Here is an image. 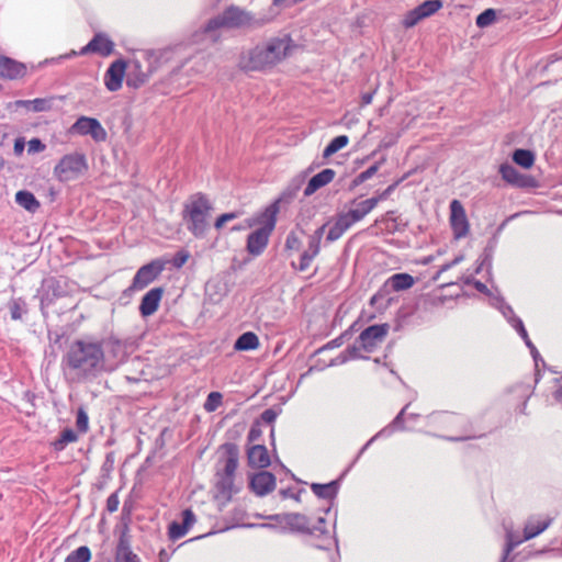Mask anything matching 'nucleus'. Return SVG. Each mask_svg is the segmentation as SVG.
<instances>
[{
	"instance_id": "f257e3e1",
	"label": "nucleus",
	"mask_w": 562,
	"mask_h": 562,
	"mask_svg": "<svg viewBox=\"0 0 562 562\" xmlns=\"http://www.w3.org/2000/svg\"><path fill=\"white\" fill-rule=\"evenodd\" d=\"M290 34L271 37L262 43L244 48L237 67L244 72H267L288 59L296 48Z\"/></svg>"
},
{
	"instance_id": "f03ea898",
	"label": "nucleus",
	"mask_w": 562,
	"mask_h": 562,
	"mask_svg": "<svg viewBox=\"0 0 562 562\" xmlns=\"http://www.w3.org/2000/svg\"><path fill=\"white\" fill-rule=\"evenodd\" d=\"M64 363L78 378L95 376L104 369V355L99 340L85 337L72 341L64 356Z\"/></svg>"
},
{
	"instance_id": "7ed1b4c3",
	"label": "nucleus",
	"mask_w": 562,
	"mask_h": 562,
	"mask_svg": "<svg viewBox=\"0 0 562 562\" xmlns=\"http://www.w3.org/2000/svg\"><path fill=\"white\" fill-rule=\"evenodd\" d=\"M280 212V201L277 200L269 204L257 215L246 221L247 227H255L246 239V250L252 257L261 256L269 245L270 237L276 228L278 214Z\"/></svg>"
},
{
	"instance_id": "20e7f679",
	"label": "nucleus",
	"mask_w": 562,
	"mask_h": 562,
	"mask_svg": "<svg viewBox=\"0 0 562 562\" xmlns=\"http://www.w3.org/2000/svg\"><path fill=\"white\" fill-rule=\"evenodd\" d=\"M214 205L210 196L195 192L188 196L182 207V220L187 229L196 238H204L210 229Z\"/></svg>"
},
{
	"instance_id": "39448f33",
	"label": "nucleus",
	"mask_w": 562,
	"mask_h": 562,
	"mask_svg": "<svg viewBox=\"0 0 562 562\" xmlns=\"http://www.w3.org/2000/svg\"><path fill=\"white\" fill-rule=\"evenodd\" d=\"M376 207V200H363L348 212L336 216L327 234L328 241L339 239L353 224L363 220L372 210Z\"/></svg>"
},
{
	"instance_id": "423d86ee",
	"label": "nucleus",
	"mask_w": 562,
	"mask_h": 562,
	"mask_svg": "<svg viewBox=\"0 0 562 562\" xmlns=\"http://www.w3.org/2000/svg\"><path fill=\"white\" fill-rule=\"evenodd\" d=\"M252 16L245 10L237 7H229L223 11L220 15L211 19L204 31L212 32L221 27L238 29L250 25Z\"/></svg>"
},
{
	"instance_id": "0eeeda50",
	"label": "nucleus",
	"mask_w": 562,
	"mask_h": 562,
	"mask_svg": "<svg viewBox=\"0 0 562 562\" xmlns=\"http://www.w3.org/2000/svg\"><path fill=\"white\" fill-rule=\"evenodd\" d=\"M390 331L389 324H375L367 327L361 331L358 339L356 340L355 346L352 347L353 351H363L371 353L379 349L386 336Z\"/></svg>"
},
{
	"instance_id": "6e6552de",
	"label": "nucleus",
	"mask_w": 562,
	"mask_h": 562,
	"mask_svg": "<svg viewBox=\"0 0 562 562\" xmlns=\"http://www.w3.org/2000/svg\"><path fill=\"white\" fill-rule=\"evenodd\" d=\"M88 169L83 154L65 155L54 168V173L59 181L67 182L77 179Z\"/></svg>"
},
{
	"instance_id": "1a4fd4ad",
	"label": "nucleus",
	"mask_w": 562,
	"mask_h": 562,
	"mask_svg": "<svg viewBox=\"0 0 562 562\" xmlns=\"http://www.w3.org/2000/svg\"><path fill=\"white\" fill-rule=\"evenodd\" d=\"M99 344L104 355L103 371L114 370L128 355L127 344L114 336L105 337L99 340Z\"/></svg>"
},
{
	"instance_id": "9d476101",
	"label": "nucleus",
	"mask_w": 562,
	"mask_h": 562,
	"mask_svg": "<svg viewBox=\"0 0 562 562\" xmlns=\"http://www.w3.org/2000/svg\"><path fill=\"white\" fill-rule=\"evenodd\" d=\"M115 44L109 37L108 34L99 32L95 33L94 36L89 41L87 45H85L79 52L71 50L66 54L65 58L75 57L78 55H87V54H98L100 56L106 57L113 54Z\"/></svg>"
},
{
	"instance_id": "9b49d317",
	"label": "nucleus",
	"mask_w": 562,
	"mask_h": 562,
	"mask_svg": "<svg viewBox=\"0 0 562 562\" xmlns=\"http://www.w3.org/2000/svg\"><path fill=\"white\" fill-rule=\"evenodd\" d=\"M69 131L71 134L89 135L97 143L104 142L108 137L106 131L97 119L83 115L77 119Z\"/></svg>"
},
{
	"instance_id": "f8f14e48",
	"label": "nucleus",
	"mask_w": 562,
	"mask_h": 562,
	"mask_svg": "<svg viewBox=\"0 0 562 562\" xmlns=\"http://www.w3.org/2000/svg\"><path fill=\"white\" fill-rule=\"evenodd\" d=\"M449 223L456 239H461L470 233V223L464 206L459 200L450 202Z\"/></svg>"
},
{
	"instance_id": "ddd939ff",
	"label": "nucleus",
	"mask_w": 562,
	"mask_h": 562,
	"mask_svg": "<svg viewBox=\"0 0 562 562\" xmlns=\"http://www.w3.org/2000/svg\"><path fill=\"white\" fill-rule=\"evenodd\" d=\"M442 8L441 0H426L415 9L408 11L403 19V26L411 29L422 20L434 15Z\"/></svg>"
},
{
	"instance_id": "4468645a",
	"label": "nucleus",
	"mask_w": 562,
	"mask_h": 562,
	"mask_svg": "<svg viewBox=\"0 0 562 562\" xmlns=\"http://www.w3.org/2000/svg\"><path fill=\"white\" fill-rule=\"evenodd\" d=\"M218 453V463L222 465L217 472L227 473H236L238 468L239 460V449L237 445L233 442H225L221 445L217 449Z\"/></svg>"
},
{
	"instance_id": "2eb2a0df",
	"label": "nucleus",
	"mask_w": 562,
	"mask_h": 562,
	"mask_svg": "<svg viewBox=\"0 0 562 562\" xmlns=\"http://www.w3.org/2000/svg\"><path fill=\"white\" fill-rule=\"evenodd\" d=\"M499 173L502 179L513 187L521 189L537 187V180L532 176L520 173L509 164H502L499 166Z\"/></svg>"
},
{
	"instance_id": "dca6fc26",
	"label": "nucleus",
	"mask_w": 562,
	"mask_h": 562,
	"mask_svg": "<svg viewBox=\"0 0 562 562\" xmlns=\"http://www.w3.org/2000/svg\"><path fill=\"white\" fill-rule=\"evenodd\" d=\"M326 225H323L319 229L315 232L314 235H312L308 239V247L306 250L303 251L300 258V262L296 266L294 262L292 263V267L296 269L297 271H306L310 267L314 258L319 254L321 250V238L322 234L325 229Z\"/></svg>"
},
{
	"instance_id": "f3484780",
	"label": "nucleus",
	"mask_w": 562,
	"mask_h": 562,
	"mask_svg": "<svg viewBox=\"0 0 562 562\" xmlns=\"http://www.w3.org/2000/svg\"><path fill=\"white\" fill-rule=\"evenodd\" d=\"M127 64L124 59L113 61L104 72L103 81L106 89L115 92L121 89Z\"/></svg>"
},
{
	"instance_id": "a211bd4d",
	"label": "nucleus",
	"mask_w": 562,
	"mask_h": 562,
	"mask_svg": "<svg viewBox=\"0 0 562 562\" xmlns=\"http://www.w3.org/2000/svg\"><path fill=\"white\" fill-rule=\"evenodd\" d=\"M249 486L257 496H266L276 488V476L268 471L251 475Z\"/></svg>"
},
{
	"instance_id": "6ab92c4d",
	"label": "nucleus",
	"mask_w": 562,
	"mask_h": 562,
	"mask_svg": "<svg viewBox=\"0 0 562 562\" xmlns=\"http://www.w3.org/2000/svg\"><path fill=\"white\" fill-rule=\"evenodd\" d=\"M26 75V66L10 57L0 55V77L10 80L23 78Z\"/></svg>"
},
{
	"instance_id": "aec40b11",
	"label": "nucleus",
	"mask_w": 562,
	"mask_h": 562,
	"mask_svg": "<svg viewBox=\"0 0 562 562\" xmlns=\"http://www.w3.org/2000/svg\"><path fill=\"white\" fill-rule=\"evenodd\" d=\"M248 465L254 469H266L271 464L269 451L263 445H254L247 450Z\"/></svg>"
},
{
	"instance_id": "412c9836",
	"label": "nucleus",
	"mask_w": 562,
	"mask_h": 562,
	"mask_svg": "<svg viewBox=\"0 0 562 562\" xmlns=\"http://www.w3.org/2000/svg\"><path fill=\"white\" fill-rule=\"evenodd\" d=\"M335 176H336V171L330 168H326V169L322 170L321 172L316 173L307 182V184L304 189V195L311 196L317 190L329 184L335 179Z\"/></svg>"
},
{
	"instance_id": "4be33fe9",
	"label": "nucleus",
	"mask_w": 562,
	"mask_h": 562,
	"mask_svg": "<svg viewBox=\"0 0 562 562\" xmlns=\"http://www.w3.org/2000/svg\"><path fill=\"white\" fill-rule=\"evenodd\" d=\"M552 522L550 517H530L524 528V540H530L543 532Z\"/></svg>"
},
{
	"instance_id": "5701e85b",
	"label": "nucleus",
	"mask_w": 562,
	"mask_h": 562,
	"mask_svg": "<svg viewBox=\"0 0 562 562\" xmlns=\"http://www.w3.org/2000/svg\"><path fill=\"white\" fill-rule=\"evenodd\" d=\"M162 295L164 289L157 286L143 296V316H149L158 310Z\"/></svg>"
},
{
	"instance_id": "b1692460",
	"label": "nucleus",
	"mask_w": 562,
	"mask_h": 562,
	"mask_svg": "<svg viewBox=\"0 0 562 562\" xmlns=\"http://www.w3.org/2000/svg\"><path fill=\"white\" fill-rule=\"evenodd\" d=\"M235 474L236 473H231L228 475L227 473L216 472V487L224 497L231 498L238 492V488L235 485Z\"/></svg>"
},
{
	"instance_id": "393cba45",
	"label": "nucleus",
	"mask_w": 562,
	"mask_h": 562,
	"mask_svg": "<svg viewBox=\"0 0 562 562\" xmlns=\"http://www.w3.org/2000/svg\"><path fill=\"white\" fill-rule=\"evenodd\" d=\"M414 284V277L406 272L395 273L391 276L385 282V285L390 286L394 292L408 290Z\"/></svg>"
},
{
	"instance_id": "a878e982",
	"label": "nucleus",
	"mask_w": 562,
	"mask_h": 562,
	"mask_svg": "<svg viewBox=\"0 0 562 562\" xmlns=\"http://www.w3.org/2000/svg\"><path fill=\"white\" fill-rule=\"evenodd\" d=\"M138 558L132 552L130 538L122 533L116 548V562H137Z\"/></svg>"
},
{
	"instance_id": "bb28decb",
	"label": "nucleus",
	"mask_w": 562,
	"mask_h": 562,
	"mask_svg": "<svg viewBox=\"0 0 562 562\" xmlns=\"http://www.w3.org/2000/svg\"><path fill=\"white\" fill-rule=\"evenodd\" d=\"M167 261L156 259L148 265L143 266V286L154 282L164 271Z\"/></svg>"
},
{
	"instance_id": "cd10ccee",
	"label": "nucleus",
	"mask_w": 562,
	"mask_h": 562,
	"mask_svg": "<svg viewBox=\"0 0 562 562\" xmlns=\"http://www.w3.org/2000/svg\"><path fill=\"white\" fill-rule=\"evenodd\" d=\"M260 346L258 336L252 331L241 334L234 344L236 351H250L256 350Z\"/></svg>"
},
{
	"instance_id": "c85d7f7f",
	"label": "nucleus",
	"mask_w": 562,
	"mask_h": 562,
	"mask_svg": "<svg viewBox=\"0 0 562 562\" xmlns=\"http://www.w3.org/2000/svg\"><path fill=\"white\" fill-rule=\"evenodd\" d=\"M15 202L31 213H34L40 209V202L36 200L35 195L26 190L16 192Z\"/></svg>"
},
{
	"instance_id": "c756f323",
	"label": "nucleus",
	"mask_w": 562,
	"mask_h": 562,
	"mask_svg": "<svg viewBox=\"0 0 562 562\" xmlns=\"http://www.w3.org/2000/svg\"><path fill=\"white\" fill-rule=\"evenodd\" d=\"M349 144V137L347 135H339L330 140L323 151L325 159L331 157L334 154L345 148Z\"/></svg>"
},
{
	"instance_id": "7c9ffc66",
	"label": "nucleus",
	"mask_w": 562,
	"mask_h": 562,
	"mask_svg": "<svg viewBox=\"0 0 562 562\" xmlns=\"http://www.w3.org/2000/svg\"><path fill=\"white\" fill-rule=\"evenodd\" d=\"M513 160L525 169H529L535 164V155L528 149H516L513 154Z\"/></svg>"
},
{
	"instance_id": "2f4dec72",
	"label": "nucleus",
	"mask_w": 562,
	"mask_h": 562,
	"mask_svg": "<svg viewBox=\"0 0 562 562\" xmlns=\"http://www.w3.org/2000/svg\"><path fill=\"white\" fill-rule=\"evenodd\" d=\"M77 439V434L72 429L66 428L60 432L59 438L54 442V449L61 451L68 443L75 442Z\"/></svg>"
},
{
	"instance_id": "473e14b6",
	"label": "nucleus",
	"mask_w": 562,
	"mask_h": 562,
	"mask_svg": "<svg viewBox=\"0 0 562 562\" xmlns=\"http://www.w3.org/2000/svg\"><path fill=\"white\" fill-rule=\"evenodd\" d=\"M140 286V268L135 272L134 274V278H133V283L131 286H128L127 289H125L122 294L120 295L119 297V303L121 305H126L128 304L130 300H131V296L132 294L137 291Z\"/></svg>"
},
{
	"instance_id": "72a5a7b5",
	"label": "nucleus",
	"mask_w": 562,
	"mask_h": 562,
	"mask_svg": "<svg viewBox=\"0 0 562 562\" xmlns=\"http://www.w3.org/2000/svg\"><path fill=\"white\" fill-rule=\"evenodd\" d=\"M91 559V551L87 546H81L71 551L65 559V562H89Z\"/></svg>"
},
{
	"instance_id": "f704fd0d",
	"label": "nucleus",
	"mask_w": 562,
	"mask_h": 562,
	"mask_svg": "<svg viewBox=\"0 0 562 562\" xmlns=\"http://www.w3.org/2000/svg\"><path fill=\"white\" fill-rule=\"evenodd\" d=\"M312 492L322 498H331L336 494V486L335 483H328V484H318L314 483L311 485Z\"/></svg>"
},
{
	"instance_id": "c9c22d12",
	"label": "nucleus",
	"mask_w": 562,
	"mask_h": 562,
	"mask_svg": "<svg viewBox=\"0 0 562 562\" xmlns=\"http://www.w3.org/2000/svg\"><path fill=\"white\" fill-rule=\"evenodd\" d=\"M9 310H10L11 318L14 319V321H19V319H21L23 317V315L27 311L26 310V303L21 297L13 299L9 303Z\"/></svg>"
},
{
	"instance_id": "e433bc0d",
	"label": "nucleus",
	"mask_w": 562,
	"mask_h": 562,
	"mask_svg": "<svg viewBox=\"0 0 562 562\" xmlns=\"http://www.w3.org/2000/svg\"><path fill=\"white\" fill-rule=\"evenodd\" d=\"M525 540L517 539L513 535V532H508L506 536V544L504 549V554L501 562H512L510 553L517 548L520 543H522Z\"/></svg>"
},
{
	"instance_id": "4c0bfd02",
	"label": "nucleus",
	"mask_w": 562,
	"mask_h": 562,
	"mask_svg": "<svg viewBox=\"0 0 562 562\" xmlns=\"http://www.w3.org/2000/svg\"><path fill=\"white\" fill-rule=\"evenodd\" d=\"M457 415L449 412L434 413L430 415V423L442 427H448L453 424Z\"/></svg>"
},
{
	"instance_id": "58836bf2",
	"label": "nucleus",
	"mask_w": 562,
	"mask_h": 562,
	"mask_svg": "<svg viewBox=\"0 0 562 562\" xmlns=\"http://www.w3.org/2000/svg\"><path fill=\"white\" fill-rule=\"evenodd\" d=\"M383 162H384V159L372 165L367 170H364V171L360 172L358 176H356V178L352 180L353 187L360 186L363 182H366L367 180H369L370 178H372L378 172V170L380 169V167Z\"/></svg>"
},
{
	"instance_id": "ea45409f",
	"label": "nucleus",
	"mask_w": 562,
	"mask_h": 562,
	"mask_svg": "<svg viewBox=\"0 0 562 562\" xmlns=\"http://www.w3.org/2000/svg\"><path fill=\"white\" fill-rule=\"evenodd\" d=\"M223 403V395L222 393L220 392H211L205 402H204V409L207 412V413H213L215 412Z\"/></svg>"
},
{
	"instance_id": "a19ab883",
	"label": "nucleus",
	"mask_w": 562,
	"mask_h": 562,
	"mask_svg": "<svg viewBox=\"0 0 562 562\" xmlns=\"http://www.w3.org/2000/svg\"><path fill=\"white\" fill-rule=\"evenodd\" d=\"M302 247V240L295 232L289 233L285 239L284 249L289 255L297 252Z\"/></svg>"
},
{
	"instance_id": "79ce46f5",
	"label": "nucleus",
	"mask_w": 562,
	"mask_h": 562,
	"mask_svg": "<svg viewBox=\"0 0 562 562\" xmlns=\"http://www.w3.org/2000/svg\"><path fill=\"white\" fill-rule=\"evenodd\" d=\"M376 223L384 225V231L387 233H393L397 228V220L394 217V212L389 211L384 215H382Z\"/></svg>"
},
{
	"instance_id": "37998d69",
	"label": "nucleus",
	"mask_w": 562,
	"mask_h": 562,
	"mask_svg": "<svg viewBox=\"0 0 562 562\" xmlns=\"http://www.w3.org/2000/svg\"><path fill=\"white\" fill-rule=\"evenodd\" d=\"M239 215V212H227L220 214L214 221V228L217 232L222 231L227 223H229L233 220H236Z\"/></svg>"
},
{
	"instance_id": "c03bdc74",
	"label": "nucleus",
	"mask_w": 562,
	"mask_h": 562,
	"mask_svg": "<svg viewBox=\"0 0 562 562\" xmlns=\"http://www.w3.org/2000/svg\"><path fill=\"white\" fill-rule=\"evenodd\" d=\"M53 106L52 99L48 98H36L32 100L33 112H46Z\"/></svg>"
},
{
	"instance_id": "a18cd8bd",
	"label": "nucleus",
	"mask_w": 562,
	"mask_h": 562,
	"mask_svg": "<svg viewBox=\"0 0 562 562\" xmlns=\"http://www.w3.org/2000/svg\"><path fill=\"white\" fill-rule=\"evenodd\" d=\"M76 426L79 432L85 434L89 429V417L83 408L77 412Z\"/></svg>"
},
{
	"instance_id": "49530a36",
	"label": "nucleus",
	"mask_w": 562,
	"mask_h": 562,
	"mask_svg": "<svg viewBox=\"0 0 562 562\" xmlns=\"http://www.w3.org/2000/svg\"><path fill=\"white\" fill-rule=\"evenodd\" d=\"M495 20V11L493 9H486L484 12L477 15L476 25L479 27H485L492 24Z\"/></svg>"
},
{
	"instance_id": "de8ad7c7",
	"label": "nucleus",
	"mask_w": 562,
	"mask_h": 562,
	"mask_svg": "<svg viewBox=\"0 0 562 562\" xmlns=\"http://www.w3.org/2000/svg\"><path fill=\"white\" fill-rule=\"evenodd\" d=\"M189 529L186 528L182 524L172 522L169 526V537L173 540L183 537Z\"/></svg>"
},
{
	"instance_id": "09e8293b",
	"label": "nucleus",
	"mask_w": 562,
	"mask_h": 562,
	"mask_svg": "<svg viewBox=\"0 0 562 562\" xmlns=\"http://www.w3.org/2000/svg\"><path fill=\"white\" fill-rule=\"evenodd\" d=\"M46 148L45 144L40 138H32L27 143L29 154H37Z\"/></svg>"
},
{
	"instance_id": "8fccbe9b",
	"label": "nucleus",
	"mask_w": 562,
	"mask_h": 562,
	"mask_svg": "<svg viewBox=\"0 0 562 562\" xmlns=\"http://www.w3.org/2000/svg\"><path fill=\"white\" fill-rule=\"evenodd\" d=\"M190 254L188 251L181 250L177 252L172 259V265L176 268H181L189 260Z\"/></svg>"
},
{
	"instance_id": "3c124183",
	"label": "nucleus",
	"mask_w": 562,
	"mask_h": 562,
	"mask_svg": "<svg viewBox=\"0 0 562 562\" xmlns=\"http://www.w3.org/2000/svg\"><path fill=\"white\" fill-rule=\"evenodd\" d=\"M119 504H120V501H119V497H117V494L116 493H112L108 499H106V510L109 513H114L119 508Z\"/></svg>"
},
{
	"instance_id": "603ef678",
	"label": "nucleus",
	"mask_w": 562,
	"mask_h": 562,
	"mask_svg": "<svg viewBox=\"0 0 562 562\" xmlns=\"http://www.w3.org/2000/svg\"><path fill=\"white\" fill-rule=\"evenodd\" d=\"M19 108H25L32 111V100H16L14 102H10L7 105V109L13 110Z\"/></svg>"
},
{
	"instance_id": "864d4df0",
	"label": "nucleus",
	"mask_w": 562,
	"mask_h": 562,
	"mask_svg": "<svg viewBox=\"0 0 562 562\" xmlns=\"http://www.w3.org/2000/svg\"><path fill=\"white\" fill-rule=\"evenodd\" d=\"M182 517H183L182 525L186 526L187 529H189L195 521L194 514L191 509L183 510Z\"/></svg>"
},
{
	"instance_id": "5fc2aeb1",
	"label": "nucleus",
	"mask_w": 562,
	"mask_h": 562,
	"mask_svg": "<svg viewBox=\"0 0 562 562\" xmlns=\"http://www.w3.org/2000/svg\"><path fill=\"white\" fill-rule=\"evenodd\" d=\"M261 435H262L261 429L258 426L254 425L248 432L247 439L249 442H255V441L259 440Z\"/></svg>"
},
{
	"instance_id": "6e6d98bb",
	"label": "nucleus",
	"mask_w": 562,
	"mask_h": 562,
	"mask_svg": "<svg viewBox=\"0 0 562 562\" xmlns=\"http://www.w3.org/2000/svg\"><path fill=\"white\" fill-rule=\"evenodd\" d=\"M277 418V413L271 409V408H268L266 409L262 414H261V419L267 423V424H272L274 423Z\"/></svg>"
},
{
	"instance_id": "4d7b16f0",
	"label": "nucleus",
	"mask_w": 562,
	"mask_h": 562,
	"mask_svg": "<svg viewBox=\"0 0 562 562\" xmlns=\"http://www.w3.org/2000/svg\"><path fill=\"white\" fill-rule=\"evenodd\" d=\"M395 186L396 184L389 186L382 193H380L378 196L370 198V200H376V205H378L379 202L387 199L390 193L394 190Z\"/></svg>"
},
{
	"instance_id": "13d9d810",
	"label": "nucleus",
	"mask_w": 562,
	"mask_h": 562,
	"mask_svg": "<svg viewBox=\"0 0 562 562\" xmlns=\"http://www.w3.org/2000/svg\"><path fill=\"white\" fill-rule=\"evenodd\" d=\"M24 148H25V142L23 138H16L15 142H14V154L20 156L22 155V153L24 151Z\"/></svg>"
},
{
	"instance_id": "bf43d9fd",
	"label": "nucleus",
	"mask_w": 562,
	"mask_h": 562,
	"mask_svg": "<svg viewBox=\"0 0 562 562\" xmlns=\"http://www.w3.org/2000/svg\"><path fill=\"white\" fill-rule=\"evenodd\" d=\"M516 328L519 331L520 336L524 338V340L527 342V345H530L527 330L524 327V324L521 321H518Z\"/></svg>"
},
{
	"instance_id": "052dcab7",
	"label": "nucleus",
	"mask_w": 562,
	"mask_h": 562,
	"mask_svg": "<svg viewBox=\"0 0 562 562\" xmlns=\"http://www.w3.org/2000/svg\"><path fill=\"white\" fill-rule=\"evenodd\" d=\"M411 415L409 413V405H406L402 411L401 413L398 414V416L396 417V420L397 422H405L406 420V417Z\"/></svg>"
},
{
	"instance_id": "680f3d73",
	"label": "nucleus",
	"mask_w": 562,
	"mask_h": 562,
	"mask_svg": "<svg viewBox=\"0 0 562 562\" xmlns=\"http://www.w3.org/2000/svg\"><path fill=\"white\" fill-rule=\"evenodd\" d=\"M373 94H374V92L363 93L361 97L362 105H369L373 100Z\"/></svg>"
},
{
	"instance_id": "e2e57ef3",
	"label": "nucleus",
	"mask_w": 562,
	"mask_h": 562,
	"mask_svg": "<svg viewBox=\"0 0 562 562\" xmlns=\"http://www.w3.org/2000/svg\"><path fill=\"white\" fill-rule=\"evenodd\" d=\"M123 124L125 125V131L127 132L131 128V123L127 121V119H125Z\"/></svg>"
},
{
	"instance_id": "0e129e2a",
	"label": "nucleus",
	"mask_w": 562,
	"mask_h": 562,
	"mask_svg": "<svg viewBox=\"0 0 562 562\" xmlns=\"http://www.w3.org/2000/svg\"><path fill=\"white\" fill-rule=\"evenodd\" d=\"M459 261H460V258H456V259L451 262V266H452V265L458 263ZM449 267H450V265H447V266H445V267L442 268V270H445V269H447V268H449Z\"/></svg>"
},
{
	"instance_id": "69168bd1",
	"label": "nucleus",
	"mask_w": 562,
	"mask_h": 562,
	"mask_svg": "<svg viewBox=\"0 0 562 562\" xmlns=\"http://www.w3.org/2000/svg\"><path fill=\"white\" fill-rule=\"evenodd\" d=\"M557 396L560 401H562V385L560 386V389L558 390L557 392Z\"/></svg>"
},
{
	"instance_id": "338daca9",
	"label": "nucleus",
	"mask_w": 562,
	"mask_h": 562,
	"mask_svg": "<svg viewBox=\"0 0 562 562\" xmlns=\"http://www.w3.org/2000/svg\"><path fill=\"white\" fill-rule=\"evenodd\" d=\"M241 229H243V227L240 225L233 227V231H241Z\"/></svg>"
},
{
	"instance_id": "774afa93",
	"label": "nucleus",
	"mask_w": 562,
	"mask_h": 562,
	"mask_svg": "<svg viewBox=\"0 0 562 562\" xmlns=\"http://www.w3.org/2000/svg\"><path fill=\"white\" fill-rule=\"evenodd\" d=\"M130 228L124 231V235L127 236Z\"/></svg>"
}]
</instances>
